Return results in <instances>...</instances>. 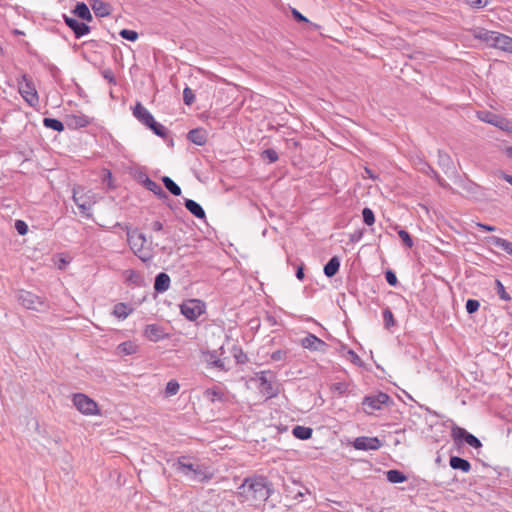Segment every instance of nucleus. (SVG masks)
Listing matches in <instances>:
<instances>
[{
    "label": "nucleus",
    "mask_w": 512,
    "mask_h": 512,
    "mask_svg": "<svg viewBox=\"0 0 512 512\" xmlns=\"http://www.w3.org/2000/svg\"><path fill=\"white\" fill-rule=\"evenodd\" d=\"M271 486V483L265 477L255 476L245 479L239 487L238 493L242 502L258 507L270 497L272 493Z\"/></svg>",
    "instance_id": "f257e3e1"
},
{
    "label": "nucleus",
    "mask_w": 512,
    "mask_h": 512,
    "mask_svg": "<svg viewBox=\"0 0 512 512\" xmlns=\"http://www.w3.org/2000/svg\"><path fill=\"white\" fill-rule=\"evenodd\" d=\"M127 243L136 257L142 262H149L154 257V244L148 241L146 235L139 229L127 228ZM158 244H155L157 246Z\"/></svg>",
    "instance_id": "f03ea898"
},
{
    "label": "nucleus",
    "mask_w": 512,
    "mask_h": 512,
    "mask_svg": "<svg viewBox=\"0 0 512 512\" xmlns=\"http://www.w3.org/2000/svg\"><path fill=\"white\" fill-rule=\"evenodd\" d=\"M18 91L29 106L37 107L39 105V96L36 87L25 75L18 80Z\"/></svg>",
    "instance_id": "7ed1b4c3"
},
{
    "label": "nucleus",
    "mask_w": 512,
    "mask_h": 512,
    "mask_svg": "<svg viewBox=\"0 0 512 512\" xmlns=\"http://www.w3.org/2000/svg\"><path fill=\"white\" fill-rule=\"evenodd\" d=\"M72 402L76 409L84 415L93 416L100 414L97 403L83 393L74 394L72 396Z\"/></svg>",
    "instance_id": "20e7f679"
},
{
    "label": "nucleus",
    "mask_w": 512,
    "mask_h": 512,
    "mask_svg": "<svg viewBox=\"0 0 512 512\" xmlns=\"http://www.w3.org/2000/svg\"><path fill=\"white\" fill-rule=\"evenodd\" d=\"M18 300L23 307L38 312H43L48 308V304L45 301L28 291H21L18 295Z\"/></svg>",
    "instance_id": "39448f33"
},
{
    "label": "nucleus",
    "mask_w": 512,
    "mask_h": 512,
    "mask_svg": "<svg viewBox=\"0 0 512 512\" xmlns=\"http://www.w3.org/2000/svg\"><path fill=\"white\" fill-rule=\"evenodd\" d=\"M181 313L190 321L199 318L205 311V305L198 299H191L180 306Z\"/></svg>",
    "instance_id": "423d86ee"
},
{
    "label": "nucleus",
    "mask_w": 512,
    "mask_h": 512,
    "mask_svg": "<svg viewBox=\"0 0 512 512\" xmlns=\"http://www.w3.org/2000/svg\"><path fill=\"white\" fill-rule=\"evenodd\" d=\"M390 401V396L386 393L379 392L376 395L366 396L363 399V406L365 407V411L371 414L373 411L380 410L383 405L387 404Z\"/></svg>",
    "instance_id": "0eeeda50"
},
{
    "label": "nucleus",
    "mask_w": 512,
    "mask_h": 512,
    "mask_svg": "<svg viewBox=\"0 0 512 512\" xmlns=\"http://www.w3.org/2000/svg\"><path fill=\"white\" fill-rule=\"evenodd\" d=\"M224 354V348L221 346L218 350L203 352V359L208 366L217 368L220 371H228L225 359L221 356Z\"/></svg>",
    "instance_id": "6e6552de"
},
{
    "label": "nucleus",
    "mask_w": 512,
    "mask_h": 512,
    "mask_svg": "<svg viewBox=\"0 0 512 512\" xmlns=\"http://www.w3.org/2000/svg\"><path fill=\"white\" fill-rule=\"evenodd\" d=\"M452 437L455 441L464 440L469 446L476 449L482 446L480 440L474 435L468 433L464 428L454 427L452 429Z\"/></svg>",
    "instance_id": "1a4fd4ad"
},
{
    "label": "nucleus",
    "mask_w": 512,
    "mask_h": 512,
    "mask_svg": "<svg viewBox=\"0 0 512 512\" xmlns=\"http://www.w3.org/2000/svg\"><path fill=\"white\" fill-rule=\"evenodd\" d=\"M357 450H377L381 447V441L377 437H357L353 443Z\"/></svg>",
    "instance_id": "9d476101"
},
{
    "label": "nucleus",
    "mask_w": 512,
    "mask_h": 512,
    "mask_svg": "<svg viewBox=\"0 0 512 512\" xmlns=\"http://www.w3.org/2000/svg\"><path fill=\"white\" fill-rule=\"evenodd\" d=\"M259 390L261 394L266 398H272L277 394L273 383L267 378V372L262 371L258 376Z\"/></svg>",
    "instance_id": "9b49d317"
},
{
    "label": "nucleus",
    "mask_w": 512,
    "mask_h": 512,
    "mask_svg": "<svg viewBox=\"0 0 512 512\" xmlns=\"http://www.w3.org/2000/svg\"><path fill=\"white\" fill-rule=\"evenodd\" d=\"M64 22L74 32L76 38H81L90 32V27L87 24L79 22L75 18L64 16Z\"/></svg>",
    "instance_id": "f8f14e48"
},
{
    "label": "nucleus",
    "mask_w": 512,
    "mask_h": 512,
    "mask_svg": "<svg viewBox=\"0 0 512 512\" xmlns=\"http://www.w3.org/2000/svg\"><path fill=\"white\" fill-rule=\"evenodd\" d=\"M301 345L303 348L308 349L310 351H322L324 352L327 344L315 336L314 334H308L301 340Z\"/></svg>",
    "instance_id": "ddd939ff"
},
{
    "label": "nucleus",
    "mask_w": 512,
    "mask_h": 512,
    "mask_svg": "<svg viewBox=\"0 0 512 512\" xmlns=\"http://www.w3.org/2000/svg\"><path fill=\"white\" fill-rule=\"evenodd\" d=\"M134 117L147 127L154 123L153 115L140 103L138 102L133 108Z\"/></svg>",
    "instance_id": "4468645a"
},
{
    "label": "nucleus",
    "mask_w": 512,
    "mask_h": 512,
    "mask_svg": "<svg viewBox=\"0 0 512 512\" xmlns=\"http://www.w3.org/2000/svg\"><path fill=\"white\" fill-rule=\"evenodd\" d=\"M472 35L475 39L484 42L490 47H493V43L495 41L496 31H490L484 28H474L472 31Z\"/></svg>",
    "instance_id": "2eb2a0df"
},
{
    "label": "nucleus",
    "mask_w": 512,
    "mask_h": 512,
    "mask_svg": "<svg viewBox=\"0 0 512 512\" xmlns=\"http://www.w3.org/2000/svg\"><path fill=\"white\" fill-rule=\"evenodd\" d=\"M144 336L150 341L158 342L165 338L166 334L160 325L149 324L144 329Z\"/></svg>",
    "instance_id": "dca6fc26"
},
{
    "label": "nucleus",
    "mask_w": 512,
    "mask_h": 512,
    "mask_svg": "<svg viewBox=\"0 0 512 512\" xmlns=\"http://www.w3.org/2000/svg\"><path fill=\"white\" fill-rule=\"evenodd\" d=\"M91 122L92 118L82 113L72 114L68 116V126L73 128H83L90 125Z\"/></svg>",
    "instance_id": "f3484780"
},
{
    "label": "nucleus",
    "mask_w": 512,
    "mask_h": 512,
    "mask_svg": "<svg viewBox=\"0 0 512 512\" xmlns=\"http://www.w3.org/2000/svg\"><path fill=\"white\" fill-rule=\"evenodd\" d=\"M493 48L501 49L503 51L512 53V38L497 32L495 36V41L493 43Z\"/></svg>",
    "instance_id": "a211bd4d"
},
{
    "label": "nucleus",
    "mask_w": 512,
    "mask_h": 512,
    "mask_svg": "<svg viewBox=\"0 0 512 512\" xmlns=\"http://www.w3.org/2000/svg\"><path fill=\"white\" fill-rule=\"evenodd\" d=\"M207 137L208 134L206 130L202 128L192 129L191 131L188 132L187 135L188 140L198 146H203L204 144H206Z\"/></svg>",
    "instance_id": "6ab92c4d"
},
{
    "label": "nucleus",
    "mask_w": 512,
    "mask_h": 512,
    "mask_svg": "<svg viewBox=\"0 0 512 512\" xmlns=\"http://www.w3.org/2000/svg\"><path fill=\"white\" fill-rule=\"evenodd\" d=\"M483 121L490 123L501 130L510 131L512 128L511 122L507 119L500 118L497 115L488 114L485 118H481Z\"/></svg>",
    "instance_id": "aec40b11"
},
{
    "label": "nucleus",
    "mask_w": 512,
    "mask_h": 512,
    "mask_svg": "<svg viewBox=\"0 0 512 512\" xmlns=\"http://www.w3.org/2000/svg\"><path fill=\"white\" fill-rule=\"evenodd\" d=\"M170 287V277L168 274L162 272L155 278L154 289L158 293L166 292Z\"/></svg>",
    "instance_id": "412c9836"
},
{
    "label": "nucleus",
    "mask_w": 512,
    "mask_h": 512,
    "mask_svg": "<svg viewBox=\"0 0 512 512\" xmlns=\"http://www.w3.org/2000/svg\"><path fill=\"white\" fill-rule=\"evenodd\" d=\"M125 283L140 286L143 282L141 274L134 269L124 270L122 273Z\"/></svg>",
    "instance_id": "4be33fe9"
},
{
    "label": "nucleus",
    "mask_w": 512,
    "mask_h": 512,
    "mask_svg": "<svg viewBox=\"0 0 512 512\" xmlns=\"http://www.w3.org/2000/svg\"><path fill=\"white\" fill-rule=\"evenodd\" d=\"M451 468L455 470H461L462 472L468 473L471 470V464L468 460L458 457L451 456L449 460Z\"/></svg>",
    "instance_id": "5701e85b"
},
{
    "label": "nucleus",
    "mask_w": 512,
    "mask_h": 512,
    "mask_svg": "<svg viewBox=\"0 0 512 512\" xmlns=\"http://www.w3.org/2000/svg\"><path fill=\"white\" fill-rule=\"evenodd\" d=\"M91 8L98 17H106L110 14V6L101 0H93Z\"/></svg>",
    "instance_id": "b1692460"
},
{
    "label": "nucleus",
    "mask_w": 512,
    "mask_h": 512,
    "mask_svg": "<svg viewBox=\"0 0 512 512\" xmlns=\"http://www.w3.org/2000/svg\"><path fill=\"white\" fill-rule=\"evenodd\" d=\"M185 207L195 217H197L199 219L205 218V211H204V209L196 201L191 200V199H186L185 200Z\"/></svg>",
    "instance_id": "393cba45"
},
{
    "label": "nucleus",
    "mask_w": 512,
    "mask_h": 512,
    "mask_svg": "<svg viewBox=\"0 0 512 512\" xmlns=\"http://www.w3.org/2000/svg\"><path fill=\"white\" fill-rule=\"evenodd\" d=\"M133 312V308L126 303H117L112 314L119 319H126Z\"/></svg>",
    "instance_id": "a878e982"
},
{
    "label": "nucleus",
    "mask_w": 512,
    "mask_h": 512,
    "mask_svg": "<svg viewBox=\"0 0 512 512\" xmlns=\"http://www.w3.org/2000/svg\"><path fill=\"white\" fill-rule=\"evenodd\" d=\"M212 475L203 467L196 465L193 472L188 477L192 481L203 482L210 479Z\"/></svg>",
    "instance_id": "bb28decb"
},
{
    "label": "nucleus",
    "mask_w": 512,
    "mask_h": 512,
    "mask_svg": "<svg viewBox=\"0 0 512 512\" xmlns=\"http://www.w3.org/2000/svg\"><path fill=\"white\" fill-rule=\"evenodd\" d=\"M174 466L178 472L182 473L186 477H189L196 467V465L192 463H187L185 461V457L179 458L178 461L174 464Z\"/></svg>",
    "instance_id": "cd10ccee"
},
{
    "label": "nucleus",
    "mask_w": 512,
    "mask_h": 512,
    "mask_svg": "<svg viewBox=\"0 0 512 512\" xmlns=\"http://www.w3.org/2000/svg\"><path fill=\"white\" fill-rule=\"evenodd\" d=\"M340 268V260L337 256H333L324 266V274L327 277H333Z\"/></svg>",
    "instance_id": "c85d7f7f"
},
{
    "label": "nucleus",
    "mask_w": 512,
    "mask_h": 512,
    "mask_svg": "<svg viewBox=\"0 0 512 512\" xmlns=\"http://www.w3.org/2000/svg\"><path fill=\"white\" fill-rule=\"evenodd\" d=\"M490 242L494 246H496L498 248H501L507 254L512 256V242H509L508 240L500 238V237H497V236L490 237Z\"/></svg>",
    "instance_id": "c756f323"
},
{
    "label": "nucleus",
    "mask_w": 512,
    "mask_h": 512,
    "mask_svg": "<svg viewBox=\"0 0 512 512\" xmlns=\"http://www.w3.org/2000/svg\"><path fill=\"white\" fill-rule=\"evenodd\" d=\"M73 12L82 20H86V21L92 20V15L90 13V10H89L88 6L83 2L78 3L75 6V9Z\"/></svg>",
    "instance_id": "7c9ffc66"
},
{
    "label": "nucleus",
    "mask_w": 512,
    "mask_h": 512,
    "mask_svg": "<svg viewBox=\"0 0 512 512\" xmlns=\"http://www.w3.org/2000/svg\"><path fill=\"white\" fill-rule=\"evenodd\" d=\"M293 435L300 440H307L312 436V429L305 426L297 425L293 428Z\"/></svg>",
    "instance_id": "2f4dec72"
},
{
    "label": "nucleus",
    "mask_w": 512,
    "mask_h": 512,
    "mask_svg": "<svg viewBox=\"0 0 512 512\" xmlns=\"http://www.w3.org/2000/svg\"><path fill=\"white\" fill-rule=\"evenodd\" d=\"M117 351L121 355H131L136 353L137 345L131 341H126L118 345Z\"/></svg>",
    "instance_id": "473e14b6"
},
{
    "label": "nucleus",
    "mask_w": 512,
    "mask_h": 512,
    "mask_svg": "<svg viewBox=\"0 0 512 512\" xmlns=\"http://www.w3.org/2000/svg\"><path fill=\"white\" fill-rule=\"evenodd\" d=\"M162 182L165 188L174 196L181 195V188L170 177L164 176Z\"/></svg>",
    "instance_id": "72a5a7b5"
},
{
    "label": "nucleus",
    "mask_w": 512,
    "mask_h": 512,
    "mask_svg": "<svg viewBox=\"0 0 512 512\" xmlns=\"http://www.w3.org/2000/svg\"><path fill=\"white\" fill-rule=\"evenodd\" d=\"M85 200H93L92 197L84 191L83 188L77 187L73 189V201L75 204L83 203Z\"/></svg>",
    "instance_id": "f704fd0d"
},
{
    "label": "nucleus",
    "mask_w": 512,
    "mask_h": 512,
    "mask_svg": "<svg viewBox=\"0 0 512 512\" xmlns=\"http://www.w3.org/2000/svg\"><path fill=\"white\" fill-rule=\"evenodd\" d=\"M43 125L46 128L52 129L57 132H62L64 130L63 123L60 120L54 118H44Z\"/></svg>",
    "instance_id": "c9c22d12"
},
{
    "label": "nucleus",
    "mask_w": 512,
    "mask_h": 512,
    "mask_svg": "<svg viewBox=\"0 0 512 512\" xmlns=\"http://www.w3.org/2000/svg\"><path fill=\"white\" fill-rule=\"evenodd\" d=\"M386 476L387 480L391 483H403L406 480V476L398 470H389Z\"/></svg>",
    "instance_id": "e433bc0d"
},
{
    "label": "nucleus",
    "mask_w": 512,
    "mask_h": 512,
    "mask_svg": "<svg viewBox=\"0 0 512 512\" xmlns=\"http://www.w3.org/2000/svg\"><path fill=\"white\" fill-rule=\"evenodd\" d=\"M144 186L151 192L157 195H164V191L162 187L156 183L155 181L151 180L150 178L146 177L144 181Z\"/></svg>",
    "instance_id": "4c0bfd02"
},
{
    "label": "nucleus",
    "mask_w": 512,
    "mask_h": 512,
    "mask_svg": "<svg viewBox=\"0 0 512 512\" xmlns=\"http://www.w3.org/2000/svg\"><path fill=\"white\" fill-rule=\"evenodd\" d=\"M180 385L176 380H170L165 388V394L167 397L174 396L179 392Z\"/></svg>",
    "instance_id": "58836bf2"
},
{
    "label": "nucleus",
    "mask_w": 512,
    "mask_h": 512,
    "mask_svg": "<svg viewBox=\"0 0 512 512\" xmlns=\"http://www.w3.org/2000/svg\"><path fill=\"white\" fill-rule=\"evenodd\" d=\"M383 320L385 328L389 329L395 325V320L392 311L389 308L383 311Z\"/></svg>",
    "instance_id": "ea45409f"
},
{
    "label": "nucleus",
    "mask_w": 512,
    "mask_h": 512,
    "mask_svg": "<svg viewBox=\"0 0 512 512\" xmlns=\"http://www.w3.org/2000/svg\"><path fill=\"white\" fill-rule=\"evenodd\" d=\"M495 285H496V291H497V294L498 296L500 297V299L504 300V301H510L511 300V297L510 295L506 292L505 290V287L504 285L502 284V282L500 280H496L495 281Z\"/></svg>",
    "instance_id": "a19ab883"
},
{
    "label": "nucleus",
    "mask_w": 512,
    "mask_h": 512,
    "mask_svg": "<svg viewBox=\"0 0 512 512\" xmlns=\"http://www.w3.org/2000/svg\"><path fill=\"white\" fill-rule=\"evenodd\" d=\"M363 221L366 225L371 226L375 223V216L370 208H364L362 210Z\"/></svg>",
    "instance_id": "79ce46f5"
},
{
    "label": "nucleus",
    "mask_w": 512,
    "mask_h": 512,
    "mask_svg": "<svg viewBox=\"0 0 512 512\" xmlns=\"http://www.w3.org/2000/svg\"><path fill=\"white\" fill-rule=\"evenodd\" d=\"M263 159H267L269 163H274L278 160V153L274 149H266L261 153Z\"/></svg>",
    "instance_id": "37998d69"
},
{
    "label": "nucleus",
    "mask_w": 512,
    "mask_h": 512,
    "mask_svg": "<svg viewBox=\"0 0 512 512\" xmlns=\"http://www.w3.org/2000/svg\"><path fill=\"white\" fill-rule=\"evenodd\" d=\"M94 204V200H85L83 203L76 204L79 208L80 212L86 217L90 216L89 211L91 210L92 205Z\"/></svg>",
    "instance_id": "c03bdc74"
},
{
    "label": "nucleus",
    "mask_w": 512,
    "mask_h": 512,
    "mask_svg": "<svg viewBox=\"0 0 512 512\" xmlns=\"http://www.w3.org/2000/svg\"><path fill=\"white\" fill-rule=\"evenodd\" d=\"M119 35L128 41H136L138 39V33L134 30L122 29Z\"/></svg>",
    "instance_id": "a18cd8bd"
},
{
    "label": "nucleus",
    "mask_w": 512,
    "mask_h": 512,
    "mask_svg": "<svg viewBox=\"0 0 512 512\" xmlns=\"http://www.w3.org/2000/svg\"><path fill=\"white\" fill-rule=\"evenodd\" d=\"M156 135L160 137H164L166 135V128L160 123L154 120V123H151L148 126Z\"/></svg>",
    "instance_id": "49530a36"
},
{
    "label": "nucleus",
    "mask_w": 512,
    "mask_h": 512,
    "mask_svg": "<svg viewBox=\"0 0 512 512\" xmlns=\"http://www.w3.org/2000/svg\"><path fill=\"white\" fill-rule=\"evenodd\" d=\"M233 353H234V357H235L237 363L244 364L247 362L248 358H247L246 354L243 353L241 348L234 346Z\"/></svg>",
    "instance_id": "de8ad7c7"
},
{
    "label": "nucleus",
    "mask_w": 512,
    "mask_h": 512,
    "mask_svg": "<svg viewBox=\"0 0 512 512\" xmlns=\"http://www.w3.org/2000/svg\"><path fill=\"white\" fill-rule=\"evenodd\" d=\"M195 100L194 92L189 88L186 87L183 91V101L186 105L190 106L193 104Z\"/></svg>",
    "instance_id": "09e8293b"
},
{
    "label": "nucleus",
    "mask_w": 512,
    "mask_h": 512,
    "mask_svg": "<svg viewBox=\"0 0 512 512\" xmlns=\"http://www.w3.org/2000/svg\"><path fill=\"white\" fill-rule=\"evenodd\" d=\"M398 235L408 248H411L413 246V240L407 231L400 229L398 231Z\"/></svg>",
    "instance_id": "8fccbe9b"
},
{
    "label": "nucleus",
    "mask_w": 512,
    "mask_h": 512,
    "mask_svg": "<svg viewBox=\"0 0 512 512\" xmlns=\"http://www.w3.org/2000/svg\"><path fill=\"white\" fill-rule=\"evenodd\" d=\"M480 307V303L478 300L475 299H469L466 302V311L469 314L475 313Z\"/></svg>",
    "instance_id": "3c124183"
},
{
    "label": "nucleus",
    "mask_w": 512,
    "mask_h": 512,
    "mask_svg": "<svg viewBox=\"0 0 512 512\" xmlns=\"http://www.w3.org/2000/svg\"><path fill=\"white\" fill-rule=\"evenodd\" d=\"M15 229L20 235H25L28 232V225L23 220H16Z\"/></svg>",
    "instance_id": "603ef678"
},
{
    "label": "nucleus",
    "mask_w": 512,
    "mask_h": 512,
    "mask_svg": "<svg viewBox=\"0 0 512 512\" xmlns=\"http://www.w3.org/2000/svg\"><path fill=\"white\" fill-rule=\"evenodd\" d=\"M332 389L338 392L340 395H343L348 390V385L345 382H336L332 385Z\"/></svg>",
    "instance_id": "864d4df0"
},
{
    "label": "nucleus",
    "mask_w": 512,
    "mask_h": 512,
    "mask_svg": "<svg viewBox=\"0 0 512 512\" xmlns=\"http://www.w3.org/2000/svg\"><path fill=\"white\" fill-rule=\"evenodd\" d=\"M439 164L442 167H448L451 164V158L447 153L439 152Z\"/></svg>",
    "instance_id": "5fc2aeb1"
},
{
    "label": "nucleus",
    "mask_w": 512,
    "mask_h": 512,
    "mask_svg": "<svg viewBox=\"0 0 512 512\" xmlns=\"http://www.w3.org/2000/svg\"><path fill=\"white\" fill-rule=\"evenodd\" d=\"M385 278H386V281L388 282V284L391 286H396L398 283L395 273L391 270L386 271Z\"/></svg>",
    "instance_id": "6e6d98bb"
},
{
    "label": "nucleus",
    "mask_w": 512,
    "mask_h": 512,
    "mask_svg": "<svg viewBox=\"0 0 512 512\" xmlns=\"http://www.w3.org/2000/svg\"><path fill=\"white\" fill-rule=\"evenodd\" d=\"M286 356H287V352L286 351H284V350H277V351H274L271 354V359L273 361H282V360L286 359Z\"/></svg>",
    "instance_id": "4d7b16f0"
},
{
    "label": "nucleus",
    "mask_w": 512,
    "mask_h": 512,
    "mask_svg": "<svg viewBox=\"0 0 512 512\" xmlns=\"http://www.w3.org/2000/svg\"><path fill=\"white\" fill-rule=\"evenodd\" d=\"M150 229L153 231V232H164V233H167V231H165L164 229V225L161 221L159 220H156V221H153L151 224H150Z\"/></svg>",
    "instance_id": "13d9d810"
},
{
    "label": "nucleus",
    "mask_w": 512,
    "mask_h": 512,
    "mask_svg": "<svg viewBox=\"0 0 512 512\" xmlns=\"http://www.w3.org/2000/svg\"><path fill=\"white\" fill-rule=\"evenodd\" d=\"M467 2L473 8H483L487 5L488 0H467Z\"/></svg>",
    "instance_id": "bf43d9fd"
},
{
    "label": "nucleus",
    "mask_w": 512,
    "mask_h": 512,
    "mask_svg": "<svg viewBox=\"0 0 512 512\" xmlns=\"http://www.w3.org/2000/svg\"><path fill=\"white\" fill-rule=\"evenodd\" d=\"M476 225H477V227H479L480 229H482L483 231H486V232H493L496 230L495 226H491V225H487V224H483V223H477Z\"/></svg>",
    "instance_id": "052dcab7"
},
{
    "label": "nucleus",
    "mask_w": 512,
    "mask_h": 512,
    "mask_svg": "<svg viewBox=\"0 0 512 512\" xmlns=\"http://www.w3.org/2000/svg\"><path fill=\"white\" fill-rule=\"evenodd\" d=\"M363 236L362 231H356L353 234L350 235V241L351 242H358Z\"/></svg>",
    "instance_id": "680f3d73"
},
{
    "label": "nucleus",
    "mask_w": 512,
    "mask_h": 512,
    "mask_svg": "<svg viewBox=\"0 0 512 512\" xmlns=\"http://www.w3.org/2000/svg\"><path fill=\"white\" fill-rule=\"evenodd\" d=\"M292 13H293V16L295 17V19H297L298 21H304V22L307 21V19L301 13H299L296 9H293Z\"/></svg>",
    "instance_id": "e2e57ef3"
},
{
    "label": "nucleus",
    "mask_w": 512,
    "mask_h": 512,
    "mask_svg": "<svg viewBox=\"0 0 512 512\" xmlns=\"http://www.w3.org/2000/svg\"><path fill=\"white\" fill-rule=\"evenodd\" d=\"M348 355L350 356L351 360L354 362V363H357L360 361V358L359 356L353 351V350H349L348 351Z\"/></svg>",
    "instance_id": "0e129e2a"
},
{
    "label": "nucleus",
    "mask_w": 512,
    "mask_h": 512,
    "mask_svg": "<svg viewBox=\"0 0 512 512\" xmlns=\"http://www.w3.org/2000/svg\"><path fill=\"white\" fill-rule=\"evenodd\" d=\"M296 277L297 279L299 280H303L304 279V270L302 267H299L296 271Z\"/></svg>",
    "instance_id": "69168bd1"
},
{
    "label": "nucleus",
    "mask_w": 512,
    "mask_h": 512,
    "mask_svg": "<svg viewBox=\"0 0 512 512\" xmlns=\"http://www.w3.org/2000/svg\"><path fill=\"white\" fill-rule=\"evenodd\" d=\"M501 177H502L506 182H508L510 185H512V175H510V174H506V173H501Z\"/></svg>",
    "instance_id": "338daca9"
},
{
    "label": "nucleus",
    "mask_w": 512,
    "mask_h": 512,
    "mask_svg": "<svg viewBox=\"0 0 512 512\" xmlns=\"http://www.w3.org/2000/svg\"><path fill=\"white\" fill-rule=\"evenodd\" d=\"M104 77H105L109 82H111V83H113V82H114V77L111 75V73H110V72H106V73L104 74Z\"/></svg>",
    "instance_id": "774afa93"
}]
</instances>
